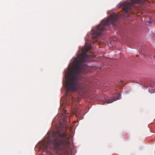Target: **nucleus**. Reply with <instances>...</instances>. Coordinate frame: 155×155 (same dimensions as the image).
<instances>
[{"label": "nucleus", "mask_w": 155, "mask_h": 155, "mask_svg": "<svg viewBox=\"0 0 155 155\" xmlns=\"http://www.w3.org/2000/svg\"><path fill=\"white\" fill-rule=\"evenodd\" d=\"M91 49L90 46L85 45L82 48L83 53L74 58V64L68 74V81L66 83L68 88L70 91L84 89L86 87V79L81 76L90 71L87 63L90 61L89 59L93 56L87 55V52Z\"/></svg>", "instance_id": "f257e3e1"}, {"label": "nucleus", "mask_w": 155, "mask_h": 155, "mask_svg": "<svg viewBox=\"0 0 155 155\" xmlns=\"http://www.w3.org/2000/svg\"><path fill=\"white\" fill-rule=\"evenodd\" d=\"M121 16L122 15H120L113 13L111 14L107 18L102 20L100 25L91 30V42L93 43L96 42L97 41L98 37L101 35L103 31L106 29V27L109 25L110 23L112 25H114V22Z\"/></svg>", "instance_id": "f03ea898"}, {"label": "nucleus", "mask_w": 155, "mask_h": 155, "mask_svg": "<svg viewBox=\"0 0 155 155\" xmlns=\"http://www.w3.org/2000/svg\"><path fill=\"white\" fill-rule=\"evenodd\" d=\"M57 133L58 136L55 137L51 143L57 153L58 155H63L66 153L69 145V142L66 140V134L65 132L61 133L59 130Z\"/></svg>", "instance_id": "7ed1b4c3"}, {"label": "nucleus", "mask_w": 155, "mask_h": 155, "mask_svg": "<svg viewBox=\"0 0 155 155\" xmlns=\"http://www.w3.org/2000/svg\"><path fill=\"white\" fill-rule=\"evenodd\" d=\"M130 2H125L123 3H120V6L123 7V10L124 13L128 15L129 10L134 8V4L135 3H143L147 0H129Z\"/></svg>", "instance_id": "20e7f679"}, {"label": "nucleus", "mask_w": 155, "mask_h": 155, "mask_svg": "<svg viewBox=\"0 0 155 155\" xmlns=\"http://www.w3.org/2000/svg\"><path fill=\"white\" fill-rule=\"evenodd\" d=\"M118 99H119V98H118V99H115V100H113L110 99H108L107 100H106L105 101V102H106L107 103V104L110 103H112L113 101H116V100H118Z\"/></svg>", "instance_id": "39448f33"}, {"label": "nucleus", "mask_w": 155, "mask_h": 155, "mask_svg": "<svg viewBox=\"0 0 155 155\" xmlns=\"http://www.w3.org/2000/svg\"><path fill=\"white\" fill-rule=\"evenodd\" d=\"M48 147H49V144L48 143V145L47 146H46L45 147V150Z\"/></svg>", "instance_id": "423d86ee"}, {"label": "nucleus", "mask_w": 155, "mask_h": 155, "mask_svg": "<svg viewBox=\"0 0 155 155\" xmlns=\"http://www.w3.org/2000/svg\"><path fill=\"white\" fill-rule=\"evenodd\" d=\"M64 113H65L67 112V111L66 110H64Z\"/></svg>", "instance_id": "0eeeda50"}, {"label": "nucleus", "mask_w": 155, "mask_h": 155, "mask_svg": "<svg viewBox=\"0 0 155 155\" xmlns=\"http://www.w3.org/2000/svg\"><path fill=\"white\" fill-rule=\"evenodd\" d=\"M119 95L121 97V96L120 95V94H119Z\"/></svg>", "instance_id": "6e6552de"}, {"label": "nucleus", "mask_w": 155, "mask_h": 155, "mask_svg": "<svg viewBox=\"0 0 155 155\" xmlns=\"http://www.w3.org/2000/svg\"><path fill=\"white\" fill-rule=\"evenodd\" d=\"M154 57L155 58V56H154Z\"/></svg>", "instance_id": "1a4fd4ad"}]
</instances>
